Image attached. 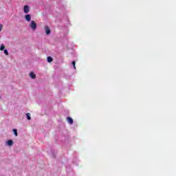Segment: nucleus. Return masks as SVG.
I'll list each match as a JSON object with an SVG mask.
<instances>
[{
    "label": "nucleus",
    "instance_id": "1",
    "mask_svg": "<svg viewBox=\"0 0 176 176\" xmlns=\"http://www.w3.org/2000/svg\"><path fill=\"white\" fill-rule=\"evenodd\" d=\"M29 27L30 28H32V30L33 31H35V30H36V27H37L36 23L34 21H32L30 22V23L29 24Z\"/></svg>",
    "mask_w": 176,
    "mask_h": 176
},
{
    "label": "nucleus",
    "instance_id": "2",
    "mask_svg": "<svg viewBox=\"0 0 176 176\" xmlns=\"http://www.w3.org/2000/svg\"><path fill=\"white\" fill-rule=\"evenodd\" d=\"M23 12L25 14H28V13H30V6L28 5L23 6Z\"/></svg>",
    "mask_w": 176,
    "mask_h": 176
},
{
    "label": "nucleus",
    "instance_id": "3",
    "mask_svg": "<svg viewBox=\"0 0 176 176\" xmlns=\"http://www.w3.org/2000/svg\"><path fill=\"white\" fill-rule=\"evenodd\" d=\"M45 32L46 35H50V34H52V30H50V28H49V26L46 25L45 27Z\"/></svg>",
    "mask_w": 176,
    "mask_h": 176
},
{
    "label": "nucleus",
    "instance_id": "4",
    "mask_svg": "<svg viewBox=\"0 0 176 176\" xmlns=\"http://www.w3.org/2000/svg\"><path fill=\"white\" fill-rule=\"evenodd\" d=\"M67 121L69 123V124H74V119L71 117H67Z\"/></svg>",
    "mask_w": 176,
    "mask_h": 176
},
{
    "label": "nucleus",
    "instance_id": "5",
    "mask_svg": "<svg viewBox=\"0 0 176 176\" xmlns=\"http://www.w3.org/2000/svg\"><path fill=\"white\" fill-rule=\"evenodd\" d=\"M25 19L26 20V21H31V14H28L26 15H25Z\"/></svg>",
    "mask_w": 176,
    "mask_h": 176
},
{
    "label": "nucleus",
    "instance_id": "6",
    "mask_svg": "<svg viewBox=\"0 0 176 176\" xmlns=\"http://www.w3.org/2000/svg\"><path fill=\"white\" fill-rule=\"evenodd\" d=\"M6 144L8 146H12V145H13V141L12 140H7Z\"/></svg>",
    "mask_w": 176,
    "mask_h": 176
},
{
    "label": "nucleus",
    "instance_id": "7",
    "mask_svg": "<svg viewBox=\"0 0 176 176\" xmlns=\"http://www.w3.org/2000/svg\"><path fill=\"white\" fill-rule=\"evenodd\" d=\"M30 78H32V79H35V78H36V75H35V74H34V72H30Z\"/></svg>",
    "mask_w": 176,
    "mask_h": 176
},
{
    "label": "nucleus",
    "instance_id": "8",
    "mask_svg": "<svg viewBox=\"0 0 176 176\" xmlns=\"http://www.w3.org/2000/svg\"><path fill=\"white\" fill-rule=\"evenodd\" d=\"M51 155L54 159L56 157V151L54 150H51Z\"/></svg>",
    "mask_w": 176,
    "mask_h": 176
},
{
    "label": "nucleus",
    "instance_id": "9",
    "mask_svg": "<svg viewBox=\"0 0 176 176\" xmlns=\"http://www.w3.org/2000/svg\"><path fill=\"white\" fill-rule=\"evenodd\" d=\"M47 63H52L53 61V58L52 56H47Z\"/></svg>",
    "mask_w": 176,
    "mask_h": 176
},
{
    "label": "nucleus",
    "instance_id": "10",
    "mask_svg": "<svg viewBox=\"0 0 176 176\" xmlns=\"http://www.w3.org/2000/svg\"><path fill=\"white\" fill-rule=\"evenodd\" d=\"M26 118L28 120H31V113H26Z\"/></svg>",
    "mask_w": 176,
    "mask_h": 176
},
{
    "label": "nucleus",
    "instance_id": "11",
    "mask_svg": "<svg viewBox=\"0 0 176 176\" xmlns=\"http://www.w3.org/2000/svg\"><path fill=\"white\" fill-rule=\"evenodd\" d=\"M0 50H1V52H3V50H5V45L1 44L0 45Z\"/></svg>",
    "mask_w": 176,
    "mask_h": 176
},
{
    "label": "nucleus",
    "instance_id": "12",
    "mask_svg": "<svg viewBox=\"0 0 176 176\" xmlns=\"http://www.w3.org/2000/svg\"><path fill=\"white\" fill-rule=\"evenodd\" d=\"M76 65V62L75 61V60H73L72 62V65H73V68L74 69H76V67L75 66Z\"/></svg>",
    "mask_w": 176,
    "mask_h": 176
},
{
    "label": "nucleus",
    "instance_id": "13",
    "mask_svg": "<svg viewBox=\"0 0 176 176\" xmlns=\"http://www.w3.org/2000/svg\"><path fill=\"white\" fill-rule=\"evenodd\" d=\"M13 133H14L15 137H17V135H19V133H17V129H13Z\"/></svg>",
    "mask_w": 176,
    "mask_h": 176
},
{
    "label": "nucleus",
    "instance_id": "14",
    "mask_svg": "<svg viewBox=\"0 0 176 176\" xmlns=\"http://www.w3.org/2000/svg\"><path fill=\"white\" fill-rule=\"evenodd\" d=\"M4 54H6V56H9V52L8 50H4Z\"/></svg>",
    "mask_w": 176,
    "mask_h": 176
},
{
    "label": "nucleus",
    "instance_id": "15",
    "mask_svg": "<svg viewBox=\"0 0 176 176\" xmlns=\"http://www.w3.org/2000/svg\"><path fill=\"white\" fill-rule=\"evenodd\" d=\"M2 31V25H0V32Z\"/></svg>",
    "mask_w": 176,
    "mask_h": 176
},
{
    "label": "nucleus",
    "instance_id": "16",
    "mask_svg": "<svg viewBox=\"0 0 176 176\" xmlns=\"http://www.w3.org/2000/svg\"><path fill=\"white\" fill-rule=\"evenodd\" d=\"M67 171H68V167H66Z\"/></svg>",
    "mask_w": 176,
    "mask_h": 176
},
{
    "label": "nucleus",
    "instance_id": "17",
    "mask_svg": "<svg viewBox=\"0 0 176 176\" xmlns=\"http://www.w3.org/2000/svg\"><path fill=\"white\" fill-rule=\"evenodd\" d=\"M0 98H1V96H0Z\"/></svg>",
    "mask_w": 176,
    "mask_h": 176
}]
</instances>
